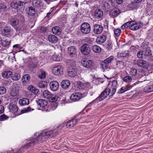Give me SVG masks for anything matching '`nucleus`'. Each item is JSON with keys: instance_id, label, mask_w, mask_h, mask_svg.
Listing matches in <instances>:
<instances>
[{"instance_id": "obj_41", "label": "nucleus", "mask_w": 153, "mask_h": 153, "mask_svg": "<svg viewBox=\"0 0 153 153\" xmlns=\"http://www.w3.org/2000/svg\"><path fill=\"white\" fill-rule=\"evenodd\" d=\"M92 50L94 52L96 53H100L101 51V48L98 46L96 45H94L93 46Z\"/></svg>"}, {"instance_id": "obj_54", "label": "nucleus", "mask_w": 153, "mask_h": 153, "mask_svg": "<svg viewBox=\"0 0 153 153\" xmlns=\"http://www.w3.org/2000/svg\"><path fill=\"white\" fill-rule=\"evenodd\" d=\"M66 62L68 64V65L71 66H74L75 64V61L73 60L68 59Z\"/></svg>"}, {"instance_id": "obj_55", "label": "nucleus", "mask_w": 153, "mask_h": 153, "mask_svg": "<svg viewBox=\"0 0 153 153\" xmlns=\"http://www.w3.org/2000/svg\"><path fill=\"white\" fill-rule=\"evenodd\" d=\"M124 62L122 61L117 60L116 63L118 67H123L124 66Z\"/></svg>"}, {"instance_id": "obj_22", "label": "nucleus", "mask_w": 153, "mask_h": 153, "mask_svg": "<svg viewBox=\"0 0 153 153\" xmlns=\"http://www.w3.org/2000/svg\"><path fill=\"white\" fill-rule=\"evenodd\" d=\"M106 37L105 35L100 36L97 37L96 41L99 44H101L104 43L106 40Z\"/></svg>"}, {"instance_id": "obj_52", "label": "nucleus", "mask_w": 153, "mask_h": 153, "mask_svg": "<svg viewBox=\"0 0 153 153\" xmlns=\"http://www.w3.org/2000/svg\"><path fill=\"white\" fill-rule=\"evenodd\" d=\"M31 111V108L30 106H29L27 108H25L24 109L22 110L21 111L20 113L18 115L22 114L29 112V111Z\"/></svg>"}, {"instance_id": "obj_42", "label": "nucleus", "mask_w": 153, "mask_h": 153, "mask_svg": "<svg viewBox=\"0 0 153 153\" xmlns=\"http://www.w3.org/2000/svg\"><path fill=\"white\" fill-rule=\"evenodd\" d=\"M144 91L146 92H150L153 91V85L146 87L144 89Z\"/></svg>"}, {"instance_id": "obj_15", "label": "nucleus", "mask_w": 153, "mask_h": 153, "mask_svg": "<svg viewBox=\"0 0 153 153\" xmlns=\"http://www.w3.org/2000/svg\"><path fill=\"white\" fill-rule=\"evenodd\" d=\"M12 30L10 27L6 26L4 27L3 30H2L1 34L3 36H10Z\"/></svg>"}, {"instance_id": "obj_40", "label": "nucleus", "mask_w": 153, "mask_h": 153, "mask_svg": "<svg viewBox=\"0 0 153 153\" xmlns=\"http://www.w3.org/2000/svg\"><path fill=\"white\" fill-rule=\"evenodd\" d=\"M51 94L47 90H45L43 93V96L47 99H50L51 97Z\"/></svg>"}, {"instance_id": "obj_27", "label": "nucleus", "mask_w": 153, "mask_h": 153, "mask_svg": "<svg viewBox=\"0 0 153 153\" xmlns=\"http://www.w3.org/2000/svg\"><path fill=\"white\" fill-rule=\"evenodd\" d=\"M103 15V12L101 9H96L95 12V17L97 19L102 18Z\"/></svg>"}, {"instance_id": "obj_39", "label": "nucleus", "mask_w": 153, "mask_h": 153, "mask_svg": "<svg viewBox=\"0 0 153 153\" xmlns=\"http://www.w3.org/2000/svg\"><path fill=\"white\" fill-rule=\"evenodd\" d=\"M28 89L30 91L36 94L39 91V90L34 87L33 85H30L28 87Z\"/></svg>"}, {"instance_id": "obj_47", "label": "nucleus", "mask_w": 153, "mask_h": 153, "mask_svg": "<svg viewBox=\"0 0 153 153\" xmlns=\"http://www.w3.org/2000/svg\"><path fill=\"white\" fill-rule=\"evenodd\" d=\"M115 36L118 37L120 35L121 30L120 29H114V30Z\"/></svg>"}, {"instance_id": "obj_2", "label": "nucleus", "mask_w": 153, "mask_h": 153, "mask_svg": "<svg viewBox=\"0 0 153 153\" xmlns=\"http://www.w3.org/2000/svg\"><path fill=\"white\" fill-rule=\"evenodd\" d=\"M10 5L12 7L15 9H22L25 7V3L19 0H13Z\"/></svg>"}, {"instance_id": "obj_58", "label": "nucleus", "mask_w": 153, "mask_h": 153, "mask_svg": "<svg viewBox=\"0 0 153 153\" xmlns=\"http://www.w3.org/2000/svg\"><path fill=\"white\" fill-rule=\"evenodd\" d=\"M6 8L7 7L5 4L2 3L0 4V11L1 12L4 11Z\"/></svg>"}, {"instance_id": "obj_60", "label": "nucleus", "mask_w": 153, "mask_h": 153, "mask_svg": "<svg viewBox=\"0 0 153 153\" xmlns=\"http://www.w3.org/2000/svg\"><path fill=\"white\" fill-rule=\"evenodd\" d=\"M49 99L51 102H54L57 100L56 96L52 94H51V97Z\"/></svg>"}, {"instance_id": "obj_49", "label": "nucleus", "mask_w": 153, "mask_h": 153, "mask_svg": "<svg viewBox=\"0 0 153 153\" xmlns=\"http://www.w3.org/2000/svg\"><path fill=\"white\" fill-rule=\"evenodd\" d=\"M105 45L106 49L108 50H110L112 48V43L110 41H108L106 43Z\"/></svg>"}, {"instance_id": "obj_38", "label": "nucleus", "mask_w": 153, "mask_h": 153, "mask_svg": "<svg viewBox=\"0 0 153 153\" xmlns=\"http://www.w3.org/2000/svg\"><path fill=\"white\" fill-rule=\"evenodd\" d=\"M129 55V52L128 51H123L120 53H118V56L119 57H125L128 56Z\"/></svg>"}, {"instance_id": "obj_26", "label": "nucleus", "mask_w": 153, "mask_h": 153, "mask_svg": "<svg viewBox=\"0 0 153 153\" xmlns=\"http://www.w3.org/2000/svg\"><path fill=\"white\" fill-rule=\"evenodd\" d=\"M1 75L4 79H8L12 77V73L10 71H5L2 72Z\"/></svg>"}, {"instance_id": "obj_30", "label": "nucleus", "mask_w": 153, "mask_h": 153, "mask_svg": "<svg viewBox=\"0 0 153 153\" xmlns=\"http://www.w3.org/2000/svg\"><path fill=\"white\" fill-rule=\"evenodd\" d=\"M37 144V140H35L34 138L33 140L27 143L26 145L24 146L23 148V150L27 149L28 147L33 146Z\"/></svg>"}, {"instance_id": "obj_12", "label": "nucleus", "mask_w": 153, "mask_h": 153, "mask_svg": "<svg viewBox=\"0 0 153 153\" xmlns=\"http://www.w3.org/2000/svg\"><path fill=\"white\" fill-rule=\"evenodd\" d=\"M63 72V67L60 65H58L54 67L52 70L53 73L56 75H61Z\"/></svg>"}, {"instance_id": "obj_61", "label": "nucleus", "mask_w": 153, "mask_h": 153, "mask_svg": "<svg viewBox=\"0 0 153 153\" xmlns=\"http://www.w3.org/2000/svg\"><path fill=\"white\" fill-rule=\"evenodd\" d=\"M9 117L4 114L0 116V121H4L8 119Z\"/></svg>"}, {"instance_id": "obj_24", "label": "nucleus", "mask_w": 153, "mask_h": 153, "mask_svg": "<svg viewBox=\"0 0 153 153\" xmlns=\"http://www.w3.org/2000/svg\"><path fill=\"white\" fill-rule=\"evenodd\" d=\"M19 91V87L18 86H15L13 88L10 93V95L13 97H17L18 96V93Z\"/></svg>"}, {"instance_id": "obj_33", "label": "nucleus", "mask_w": 153, "mask_h": 153, "mask_svg": "<svg viewBox=\"0 0 153 153\" xmlns=\"http://www.w3.org/2000/svg\"><path fill=\"white\" fill-rule=\"evenodd\" d=\"M30 76L29 74H26L24 75L22 79V82L23 84H25L30 80Z\"/></svg>"}, {"instance_id": "obj_34", "label": "nucleus", "mask_w": 153, "mask_h": 153, "mask_svg": "<svg viewBox=\"0 0 153 153\" xmlns=\"http://www.w3.org/2000/svg\"><path fill=\"white\" fill-rule=\"evenodd\" d=\"M10 24L13 27H15L17 26L19 23V20L16 18L11 19L10 21Z\"/></svg>"}, {"instance_id": "obj_13", "label": "nucleus", "mask_w": 153, "mask_h": 153, "mask_svg": "<svg viewBox=\"0 0 153 153\" xmlns=\"http://www.w3.org/2000/svg\"><path fill=\"white\" fill-rule=\"evenodd\" d=\"M82 94L80 92H75L72 94L70 97L71 100L74 101L79 100L82 97Z\"/></svg>"}, {"instance_id": "obj_29", "label": "nucleus", "mask_w": 153, "mask_h": 153, "mask_svg": "<svg viewBox=\"0 0 153 153\" xmlns=\"http://www.w3.org/2000/svg\"><path fill=\"white\" fill-rule=\"evenodd\" d=\"M120 10L116 8L111 10L109 11V14L111 16H115L120 14Z\"/></svg>"}, {"instance_id": "obj_46", "label": "nucleus", "mask_w": 153, "mask_h": 153, "mask_svg": "<svg viewBox=\"0 0 153 153\" xmlns=\"http://www.w3.org/2000/svg\"><path fill=\"white\" fill-rule=\"evenodd\" d=\"M144 55L146 56H151L152 55L151 50L149 48H147L145 50Z\"/></svg>"}, {"instance_id": "obj_7", "label": "nucleus", "mask_w": 153, "mask_h": 153, "mask_svg": "<svg viewBox=\"0 0 153 153\" xmlns=\"http://www.w3.org/2000/svg\"><path fill=\"white\" fill-rule=\"evenodd\" d=\"M137 65L140 67H143L146 69L150 70L149 68L151 67H153V66H149V63L145 60L138 59L137 60Z\"/></svg>"}, {"instance_id": "obj_10", "label": "nucleus", "mask_w": 153, "mask_h": 153, "mask_svg": "<svg viewBox=\"0 0 153 153\" xmlns=\"http://www.w3.org/2000/svg\"><path fill=\"white\" fill-rule=\"evenodd\" d=\"M81 64L83 66L88 68H90L93 67L92 61L88 59H83L82 60Z\"/></svg>"}, {"instance_id": "obj_14", "label": "nucleus", "mask_w": 153, "mask_h": 153, "mask_svg": "<svg viewBox=\"0 0 153 153\" xmlns=\"http://www.w3.org/2000/svg\"><path fill=\"white\" fill-rule=\"evenodd\" d=\"M93 32L96 34H99L102 31L103 28L102 26L100 25L95 24L94 25Z\"/></svg>"}, {"instance_id": "obj_19", "label": "nucleus", "mask_w": 153, "mask_h": 153, "mask_svg": "<svg viewBox=\"0 0 153 153\" xmlns=\"http://www.w3.org/2000/svg\"><path fill=\"white\" fill-rule=\"evenodd\" d=\"M59 85L56 81H53L50 83V86L51 90L53 91H56L58 89Z\"/></svg>"}, {"instance_id": "obj_23", "label": "nucleus", "mask_w": 153, "mask_h": 153, "mask_svg": "<svg viewBox=\"0 0 153 153\" xmlns=\"http://www.w3.org/2000/svg\"><path fill=\"white\" fill-rule=\"evenodd\" d=\"M70 84V82L69 80L65 79L61 82L60 85L62 88L66 89L68 88Z\"/></svg>"}, {"instance_id": "obj_44", "label": "nucleus", "mask_w": 153, "mask_h": 153, "mask_svg": "<svg viewBox=\"0 0 153 153\" xmlns=\"http://www.w3.org/2000/svg\"><path fill=\"white\" fill-rule=\"evenodd\" d=\"M1 42L2 45L4 47H7L10 44L11 41H8L7 40H1Z\"/></svg>"}, {"instance_id": "obj_1", "label": "nucleus", "mask_w": 153, "mask_h": 153, "mask_svg": "<svg viewBox=\"0 0 153 153\" xmlns=\"http://www.w3.org/2000/svg\"><path fill=\"white\" fill-rule=\"evenodd\" d=\"M117 85V82L116 80H114L111 82L108 83L106 89L109 93L110 96H112L115 94Z\"/></svg>"}, {"instance_id": "obj_43", "label": "nucleus", "mask_w": 153, "mask_h": 153, "mask_svg": "<svg viewBox=\"0 0 153 153\" xmlns=\"http://www.w3.org/2000/svg\"><path fill=\"white\" fill-rule=\"evenodd\" d=\"M147 75L148 74L147 73V71L142 69L139 72L137 77L140 78L144 76H146V75Z\"/></svg>"}, {"instance_id": "obj_9", "label": "nucleus", "mask_w": 153, "mask_h": 153, "mask_svg": "<svg viewBox=\"0 0 153 153\" xmlns=\"http://www.w3.org/2000/svg\"><path fill=\"white\" fill-rule=\"evenodd\" d=\"M143 25L140 23H136L134 21H131V25H129L130 29L133 30H137L141 27Z\"/></svg>"}, {"instance_id": "obj_45", "label": "nucleus", "mask_w": 153, "mask_h": 153, "mask_svg": "<svg viewBox=\"0 0 153 153\" xmlns=\"http://www.w3.org/2000/svg\"><path fill=\"white\" fill-rule=\"evenodd\" d=\"M47 86V83L45 81H42L39 82L38 85V87L39 88H44Z\"/></svg>"}, {"instance_id": "obj_59", "label": "nucleus", "mask_w": 153, "mask_h": 153, "mask_svg": "<svg viewBox=\"0 0 153 153\" xmlns=\"http://www.w3.org/2000/svg\"><path fill=\"white\" fill-rule=\"evenodd\" d=\"M46 74L44 71H42L41 74L38 75V77L41 79H43L46 77Z\"/></svg>"}, {"instance_id": "obj_35", "label": "nucleus", "mask_w": 153, "mask_h": 153, "mask_svg": "<svg viewBox=\"0 0 153 153\" xmlns=\"http://www.w3.org/2000/svg\"><path fill=\"white\" fill-rule=\"evenodd\" d=\"M36 11L35 9L32 6L29 7L28 8V10L27 12L28 15L29 16H33L36 14Z\"/></svg>"}, {"instance_id": "obj_17", "label": "nucleus", "mask_w": 153, "mask_h": 153, "mask_svg": "<svg viewBox=\"0 0 153 153\" xmlns=\"http://www.w3.org/2000/svg\"><path fill=\"white\" fill-rule=\"evenodd\" d=\"M37 104L40 107L42 108V109H45L46 107L48 104V102L47 100L42 99H39L36 100Z\"/></svg>"}, {"instance_id": "obj_36", "label": "nucleus", "mask_w": 153, "mask_h": 153, "mask_svg": "<svg viewBox=\"0 0 153 153\" xmlns=\"http://www.w3.org/2000/svg\"><path fill=\"white\" fill-rule=\"evenodd\" d=\"M41 134H34L33 136V138L35 140H37V144L40 142H42L43 140V139L44 136H42Z\"/></svg>"}, {"instance_id": "obj_20", "label": "nucleus", "mask_w": 153, "mask_h": 153, "mask_svg": "<svg viewBox=\"0 0 153 153\" xmlns=\"http://www.w3.org/2000/svg\"><path fill=\"white\" fill-rule=\"evenodd\" d=\"M76 69L73 67H70L68 70V74L69 76L74 77L76 75Z\"/></svg>"}, {"instance_id": "obj_6", "label": "nucleus", "mask_w": 153, "mask_h": 153, "mask_svg": "<svg viewBox=\"0 0 153 153\" xmlns=\"http://www.w3.org/2000/svg\"><path fill=\"white\" fill-rule=\"evenodd\" d=\"M108 95L110 96V94L105 88L99 97L94 101V102H95L101 101L106 98Z\"/></svg>"}, {"instance_id": "obj_53", "label": "nucleus", "mask_w": 153, "mask_h": 153, "mask_svg": "<svg viewBox=\"0 0 153 153\" xmlns=\"http://www.w3.org/2000/svg\"><path fill=\"white\" fill-rule=\"evenodd\" d=\"M12 77V79L15 81H17L20 78V74H15V75Z\"/></svg>"}, {"instance_id": "obj_64", "label": "nucleus", "mask_w": 153, "mask_h": 153, "mask_svg": "<svg viewBox=\"0 0 153 153\" xmlns=\"http://www.w3.org/2000/svg\"><path fill=\"white\" fill-rule=\"evenodd\" d=\"M143 52L140 51H139L137 54V57L139 58H142L143 57Z\"/></svg>"}, {"instance_id": "obj_16", "label": "nucleus", "mask_w": 153, "mask_h": 153, "mask_svg": "<svg viewBox=\"0 0 153 153\" xmlns=\"http://www.w3.org/2000/svg\"><path fill=\"white\" fill-rule=\"evenodd\" d=\"M76 49L74 46L70 47L68 48V53L71 57H75L76 56Z\"/></svg>"}, {"instance_id": "obj_18", "label": "nucleus", "mask_w": 153, "mask_h": 153, "mask_svg": "<svg viewBox=\"0 0 153 153\" xmlns=\"http://www.w3.org/2000/svg\"><path fill=\"white\" fill-rule=\"evenodd\" d=\"M78 121L77 119H73L66 123V126L68 128L73 127L77 123Z\"/></svg>"}, {"instance_id": "obj_37", "label": "nucleus", "mask_w": 153, "mask_h": 153, "mask_svg": "<svg viewBox=\"0 0 153 153\" xmlns=\"http://www.w3.org/2000/svg\"><path fill=\"white\" fill-rule=\"evenodd\" d=\"M41 3L42 2L40 0H33L32 4L34 7H40Z\"/></svg>"}, {"instance_id": "obj_32", "label": "nucleus", "mask_w": 153, "mask_h": 153, "mask_svg": "<svg viewBox=\"0 0 153 153\" xmlns=\"http://www.w3.org/2000/svg\"><path fill=\"white\" fill-rule=\"evenodd\" d=\"M19 103L21 105H28L29 103V101L27 98H22L19 100Z\"/></svg>"}, {"instance_id": "obj_48", "label": "nucleus", "mask_w": 153, "mask_h": 153, "mask_svg": "<svg viewBox=\"0 0 153 153\" xmlns=\"http://www.w3.org/2000/svg\"><path fill=\"white\" fill-rule=\"evenodd\" d=\"M102 7L104 10L108 11L110 9V6L109 3L105 2L103 4Z\"/></svg>"}, {"instance_id": "obj_31", "label": "nucleus", "mask_w": 153, "mask_h": 153, "mask_svg": "<svg viewBox=\"0 0 153 153\" xmlns=\"http://www.w3.org/2000/svg\"><path fill=\"white\" fill-rule=\"evenodd\" d=\"M61 30L58 26H55L53 27L52 31L53 33L57 35H60L61 33Z\"/></svg>"}, {"instance_id": "obj_50", "label": "nucleus", "mask_w": 153, "mask_h": 153, "mask_svg": "<svg viewBox=\"0 0 153 153\" xmlns=\"http://www.w3.org/2000/svg\"><path fill=\"white\" fill-rule=\"evenodd\" d=\"M131 21H129L125 24H124L123 25H122L121 28L122 29H124L125 28H127L128 27L129 25H131Z\"/></svg>"}, {"instance_id": "obj_4", "label": "nucleus", "mask_w": 153, "mask_h": 153, "mask_svg": "<svg viewBox=\"0 0 153 153\" xmlns=\"http://www.w3.org/2000/svg\"><path fill=\"white\" fill-rule=\"evenodd\" d=\"M80 30L81 32L85 34L89 33L91 30V27L90 24L87 22L83 23L81 25Z\"/></svg>"}, {"instance_id": "obj_56", "label": "nucleus", "mask_w": 153, "mask_h": 153, "mask_svg": "<svg viewBox=\"0 0 153 153\" xmlns=\"http://www.w3.org/2000/svg\"><path fill=\"white\" fill-rule=\"evenodd\" d=\"M137 3L134 2V1L133 2L129 4L128 6L132 9H136V7L137 6Z\"/></svg>"}, {"instance_id": "obj_28", "label": "nucleus", "mask_w": 153, "mask_h": 153, "mask_svg": "<svg viewBox=\"0 0 153 153\" xmlns=\"http://www.w3.org/2000/svg\"><path fill=\"white\" fill-rule=\"evenodd\" d=\"M48 38L49 41L52 43L57 42L58 40V39L56 36L53 35H50L48 36Z\"/></svg>"}, {"instance_id": "obj_25", "label": "nucleus", "mask_w": 153, "mask_h": 153, "mask_svg": "<svg viewBox=\"0 0 153 153\" xmlns=\"http://www.w3.org/2000/svg\"><path fill=\"white\" fill-rule=\"evenodd\" d=\"M129 73V74L134 79L137 78V72L136 69L133 68H131Z\"/></svg>"}, {"instance_id": "obj_63", "label": "nucleus", "mask_w": 153, "mask_h": 153, "mask_svg": "<svg viewBox=\"0 0 153 153\" xmlns=\"http://www.w3.org/2000/svg\"><path fill=\"white\" fill-rule=\"evenodd\" d=\"M54 132H53L52 131L49 130L48 131L47 130L45 129L43 130L42 132L40 133V134H47L48 133V134H53Z\"/></svg>"}, {"instance_id": "obj_5", "label": "nucleus", "mask_w": 153, "mask_h": 153, "mask_svg": "<svg viewBox=\"0 0 153 153\" xmlns=\"http://www.w3.org/2000/svg\"><path fill=\"white\" fill-rule=\"evenodd\" d=\"M74 85L80 90H86L90 87V83L88 82L83 83L80 81L75 82Z\"/></svg>"}, {"instance_id": "obj_11", "label": "nucleus", "mask_w": 153, "mask_h": 153, "mask_svg": "<svg viewBox=\"0 0 153 153\" xmlns=\"http://www.w3.org/2000/svg\"><path fill=\"white\" fill-rule=\"evenodd\" d=\"M38 65L37 61L36 59L31 60L28 63V66L29 69L33 71V69L36 68Z\"/></svg>"}, {"instance_id": "obj_57", "label": "nucleus", "mask_w": 153, "mask_h": 153, "mask_svg": "<svg viewBox=\"0 0 153 153\" xmlns=\"http://www.w3.org/2000/svg\"><path fill=\"white\" fill-rule=\"evenodd\" d=\"M6 92L5 88L3 86H0V95L3 94Z\"/></svg>"}, {"instance_id": "obj_8", "label": "nucleus", "mask_w": 153, "mask_h": 153, "mask_svg": "<svg viewBox=\"0 0 153 153\" xmlns=\"http://www.w3.org/2000/svg\"><path fill=\"white\" fill-rule=\"evenodd\" d=\"M80 51L83 55H87L90 53L91 52V49L88 44L85 43L81 47Z\"/></svg>"}, {"instance_id": "obj_62", "label": "nucleus", "mask_w": 153, "mask_h": 153, "mask_svg": "<svg viewBox=\"0 0 153 153\" xmlns=\"http://www.w3.org/2000/svg\"><path fill=\"white\" fill-rule=\"evenodd\" d=\"M53 15V13H52V11L50 12H49L47 14L45 18V19H49Z\"/></svg>"}, {"instance_id": "obj_51", "label": "nucleus", "mask_w": 153, "mask_h": 153, "mask_svg": "<svg viewBox=\"0 0 153 153\" xmlns=\"http://www.w3.org/2000/svg\"><path fill=\"white\" fill-rule=\"evenodd\" d=\"M123 81L127 82H129L131 81L132 78L131 76H125L123 79Z\"/></svg>"}, {"instance_id": "obj_3", "label": "nucleus", "mask_w": 153, "mask_h": 153, "mask_svg": "<svg viewBox=\"0 0 153 153\" xmlns=\"http://www.w3.org/2000/svg\"><path fill=\"white\" fill-rule=\"evenodd\" d=\"M114 58L113 56H110L109 57L105 59L104 61L101 62L100 64L101 68L104 70L107 69L108 68L109 63L111 62Z\"/></svg>"}, {"instance_id": "obj_21", "label": "nucleus", "mask_w": 153, "mask_h": 153, "mask_svg": "<svg viewBox=\"0 0 153 153\" xmlns=\"http://www.w3.org/2000/svg\"><path fill=\"white\" fill-rule=\"evenodd\" d=\"M9 112L13 114L16 112L18 110V106L12 103H10L9 104Z\"/></svg>"}]
</instances>
